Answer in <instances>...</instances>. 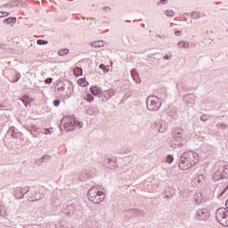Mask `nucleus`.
Listing matches in <instances>:
<instances>
[{
    "label": "nucleus",
    "mask_w": 228,
    "mask_h": 228,
    "mask_svg": "<svg viewBox=\"0 0 228 228\" xmlns=\"http://www.w3.org/2000/svg\"><path fill=\"white\" fill-rule=\"evenodd\" d=\"M35 165H37V167H41V165H44V162L42 160V159H37L35 160Z\"/></svg>",
    "instance_id": "obj_34"
},
{
    "label": "nucleus",
    "mask_w": 228,
    "mask_h": 228,
    "mask_svg": "<svg viewBox=\"0 0 228 228\" xmlns=\"http://www.w3.org/2000/svg\"><path fill=\"white\" fill-rule=\"evenodd\" d=\"M6 47V45L0 43V49H4Z\"/></svg>",
    "instance_id": "obj_45"
},
{
    "label": "nucleus",
    "mask_w": 228,
    "mask_h": 228,
    "mask_svg": "<svg viewBox=\"0 0 228 228\" xmlns=\"http://www.w3.org/2000/svg\"><path fill=\"white\" fill-rule=\"evenodd\" d=\"M181 31L180 30H176L175 32V37H181Z\"/></svg>",
    "instance_id": "obj_42"
},
{
    "label": "nucleus",
    "mask_w": 228,
    "mask_h": 228,
    "mask_svg": "<svg viewBox=\"0 0 228 228\" xmlns=\"http://www.w3.org/2000/svg\"><path fill=\"white\" fill-rule=\"evenodd\" d=\"M191 19H200V12H193L191 15Z\"/></svg>",
    "instance_id": "obj_29"
},
{
    "label": "nucleus",
    "mask_w": 228,
    "mask_h": 228,
    "mask_svg": "<svg viewBox=\"0 0 228 228\" xmlns=\"http://www.w3.org/2000/svg\"><path fill=\"white\" fill-rule=\"evenodd\" d=\"M18 79H20V73L16 74V80L15 81H17Z\"/></svg>",
    "instance_id": "obj_46"
},
{
    "label": "nucleus",
    "mask_w": 228,
    "mask_h": 228,
    "mask_svg": "<svg viewBox=\"0 0 228 228\" xmlns=\"http://www.w3.org/2000/svg\"><path fill=\"white\" fill-rule=\"evenodd\" d=\"M99 190L100 188L96 185L91 187L87 192V197L93 204H101V202L106 199V194H104L102 191Z\"/></svg>",
    "instance_id": "obj_2"
},
{
    "label": "nucleus",
    "mask_w": 228,
    "mask_h": 228,
    "mask_svg": "<svg viewBox=\"0 0 228 228\" xmlns=\"http://www.w3.org/2000/svg\"><path fill=\"white\" fill-rule=\"evenodd\" d=\"M228 190V184L226 185V187L222 191V192L220 193L219 197H222V195H224V193H225V191H227Z\"/></svg>",
    "instance_id": "obj_40"
},
{
    "label": "nucleus",
    "mask_w": 228,
    "mask_h": 228,
    "mask_svg": "<svg viewBox=\"0 0 228 228\" xmlns=\"http://www.w3.org/2000/svg\"><path fill=\"white\" fill-rule=\"evenodd\" d=\"M37 200H31V202H37Z\"/></svg>",
    "instance_id": "obj_49"
},
{
    "label": "nucleus",
    "mask_w": 228,
    "mask_h": 228,
    "mask_svg": "<svg viewBox=\"0 0 228 228\" xmlns=\"http://www.w3.org/2000/svg\"><path fill=\"white\" fill-rule=\"evenodd\" d=\"M74 75L78 77V76H83V68H80V67H77L75 69H74Z\"/></svg>",
    "instance_id": "obj_22"
},
{
    "label": "nucleus",
    "mask_w": 228,
    "mask_h": 228,
    "mask_svg": "<svg viewBox=\"0 0 228 228\" xmlns=\"http://www.w3.org/2000/svg\"><path fill=\"white\" fill-rule=\"evenodd\" d=\"M91 94H93V95L95 97H102V90L97 86H93L91 87Z\"/></svg>",
    "instance_id": "obj_12"
},
{
    "label": "nucleus",
    "mask_w": 228,
    "mask_h": 228,
    "mask_svg": "<svg viewBox=\"0 0 228 228\" xmlns=\"http://www.w3.org/2000/svg\"><path fill=\"white\" fill-rule=\"evenodd\" d=\"M8 134H10L12 136V138H14L15 140H17L19 138V133L15 132L14 129H10L8 131Z\"/></svg>",
    "instance_id": "obj_20"
},
{
    "label": "nucleus",
    "mask_w": 228,
    "mask_h": 228,
    "mask_svg": "<svg viewBox=\"0 0 228 228\" xmlns=\"http://www.w3.org/2000/svg\"><path fill=\"white\" fill-rule=\"evenodd\" d=\"M171 58H172V54H170V55L166 54V55L164 56V60H171Z\"/></svg>",
    "instance_id": "obj_41"
},
{
    "label": "nucleus",
    "mask_w": 228,
    "mask_h": 228,
    "mask_svg": "<svg viewBox=\"0 0 228 228\" xmlns=\"http://www.w3.org/2000/svg\"><path fill=\"white\" fill-rule=\"evenodd\" d=\"M41 159L43 160L44 163H47V161H50L51 156L44 155V156L41 157Z\"/></svg>",
    "instance_id": "obj_30"
},
{
    "label": "nucleus",
    "mask_w": 228,
    "mask_h": 228,
    "mask_svg": "<svg viewBox=\"0 0 228 228\" xmlns=\"http://www.w3.org/2000/svg\"><path fill=\"white\" fill-rule=\"evenodd\" d=\"M168 3V0H160L161 4H167Z\"/></svg>",
    "instance_id": "obj_44"
},
{
    "label": "nucleus",
    "mask_w": 228,
    "mask_h": 228,
    "mask_svg": "<svg viewBox=\"0 0 228 228\" xmlns=\"http://www.w3.org/2000/svg\"><path fill=\"white\" fill-rule=\"evenodd\" d=\"M209 216H211V214L209 210L205 208L198 209L195 214L196 220H202L203 222L209 220Z\"/></svg>",
    "instance_id": "obj_9"
},
{
    "label": "nucleus",
    "mask_w": 228,
    "mask_h": 228,
    "mask_svg": "<svg viewBox=\"0 0 228 228\" xmlns=\"http://www.w3.org/2000/svg\"><path fill=\"white\" fill-rule=\"evenodd\" d=\"M45 134H51V130L46 129V130H45Z\"/></svg>",
    "instance_id": "obj_47"
},
{
    "label": "nucleus",
    "mask_w": 228,
    "mask_h": 228,
    "mask_svg": "<svg viewBox=\"0 0 228 228\" xmlns=\"http://www.w3.org/2000/svg\"><path fill=\"white\" fill-rule=\"evenodd\" d=\"M17 22L16 17H9L4 20V24H15Z\"/></svg>",
    "instance_id": "obj_18"
},
{
    "label": "nucleus",
    "mask_w": 228,
    "mask_h": 228,
    "mask_svg": "<svg viewBox=\"0 0 228 228\" xmlns=\"http://www.w3.org/2000/svg\"><path fill=\"white\" fill-rule=\"evenodd\" d=\"M167 163H173L174 162V156L167 155L166 159Z\"/></svg>",
    "instance_id": "obj_33"
},
{
    "label": "nucleus",
    "mask_w": 228,
    "mask_h": 228,
    "mask_svg": "<svg viewBox=\"0 0 228 228\" xmlns=\"http://www.w3.org/2000/svg\"><path fill=\"white\" fill-rule=\"evenodd\" d=\"M94 99V95H92L91 94H88L86 95V101H87V102H92Z\"/></svg>",
    "instance_id": "obj_31"
},
{
    "label": "nucleus",
    "mask_w": 228,
    "mask_h": 228,
    "mask_svg": "<svg viewBox=\"0 0 228 228\" xmlns=\"http://www.w3.org/2000/svg\"><path fill=\"white\" fill-rule=\"evenodd\" d=\"M0 108H3V105H0Z\"/></svg>",
    "instance_id": "obj_52"
},
{
    "label": "nucleus",
    "mask_w": 228,
    "mask_h": 228,
    "mask_svg": "<svg viewBox=\"0 0 228 228\" xmlns=\"http://www.w3.org/2000/svg\"><path fill=\"white\" fill-rule=\"evenodd\" d=\"M92 47H102L104 45V42L103 41H95V42H93L91 44Z\"/></svg>",
    "instance_id": "obj_21"
},
{
    "label": "nucleus",
    "mask_w": 228,
    "mask_h": 228,
    "mask_svg": "<svg viewBox=\"0 0 228 228\" xmlns=\"http://www.w3.org/2000/svg\"><path fill=\"white\" fill-rule=\"evenodd\" d=\"M66 208L68 211L65 212V214L68 215V216H72V215H77V213H79V211L83 209V207L77 201L70 205H68Z\"/></svg>",
    "instance_id": "obj_7"
},
{
    "label": "nucleus",
    "mask_w": 228,
    "mask_h": 228,
    "mask_svg": "<svg viewBox=\"0 0 228 228\" xmlns=\"http://www.w3.org/2000/svg\"><path fill=\"white\" fill-rule=\"evenodd\" d=\"M142 28H145V24H142Z\"/></svg>",
    "instance_id": "obj_51"
},
{
    "label": "nucleus",
    "mask_w": 228,
    "mask_h": 228,
    "mask_svg": "<svg viewBox=\"0 0 228 228\" xmlns=\"http://www.w3.org/2000/svg\"><path fill=\"white\" fill-rule=\"evenodd\" d=\"M146 107L150 111H158L161 108V100L156 95L149 96L146 101Z\"/></svg>",
    "instance_id": "obj_3"
},
{
    "label": "nucleus",
    "mask_w": 228,
    "mask_h": 228,
    "mask_svg": "<svg viewBox=\"0 0 228 228\" xmlns=\"http://www.w3.org/2000/svg\"><path fill=\"white\" fill-rule=\"evenodd\" d=\"M194 200H195L196 204H202L207 201V200L204 197V195L202 194V192H197L194 195Z\"/></svg>",
    "instance_id": "obj_13"
},
{
    "label": "nucleus",
    "mask_w": 228,
    "mask_h": 228,
    "mask_svg": "<svg viewBox=\"0 0 228 228\" xmlns=\"http://www.w3.org/2000/svg\"><path fill=\"white\" fill-rule=\"evenodd\" d=\"M37 45H47V44H49V42L47 40H44V39H37Z\"/></svg>",
    "instance_id": "obj_27"
},
{
    "label": "nucleus",
    "mask_w": 228,
    "mask_h": 228,
    "mask_svg": "<svg viewBox=\"0 0 228 228\" xmlns=\"http://www.w3.org/2000/svg\"><path fill=\"white\" fill-rule=\"evenodd\" d=\"M139 213H140V210L136 209V208H130V209L126 210V215L129 218H131L133 216H138Z\"/></svg>",
    "instance_id": "obj_15"
},
{
    "label": "nucleus",
    "mask_w": 228,
    "mask_h": 228,
    "mask_svg": "<svg viewBox=\"0 0 228 228\" xmlns=\"http://www.w3.org/2000/svg\"><path fill=\"white\" fill-rule=\"evenodd\" d=\"M167 17H174V11L172 9L164 11Z\"/></svg>",
    "instance_id": "obj_28"
},
{
    "label": "nucleus",
    "mask_w": 228,
    "mask_h": 228,
    "mask_svg": "<svg viewBox=\"0 0 228 228\" xmlns=\"http://www.w3.org/2000/svg\"><path fill=\"white\" fill-rule=\"evenodd\" d=\"M20 4H22V1L20 0H12L10 1V7L11 8H15V6H20Z\"/></svg>",
    "instance_id": "obj_19"
},
{
    "label": "nucleus",
    "mask_w": 228,
    "mask_h": 228,
    "mask_svg": "<svg viewBox=\"0 0 228 228\" xmlns=\"http://www.w3.org/2000/svg\"><path fill=\"white\" fill-rule=\"evenodd\" d=\"M171 136L178 143V147H183L186 143V134H184V130L183 129H174Z\"/></svg>",
    "instance_id": "obj_5"
},
{
    "label": "nucleus",
    "mask_w": 228,
    "mask_h": 228,
    "mask_svg": "<svg viewBox=\"0 0 228 228\" xmlns=\"http://www.w3.org/2000/svg\"><path fill=\"white\" fill-rule=\"evenodd\" d=\"M131 76L134 81H135V83H140V75L138 74V71L136 70V69H133L131 70Z\"/></svg>",
    "instance_id": "obj_17"
},
{
    "label": "nucleus",
    "mask_w": 228,
    "mask_h": 228,
    "mask_svg": "<svg viewBox=\"0 0 228 228\" xmlns=\"http://www.w3.org/2000/svg\"><path fill=\"white\" fill-rule=\"evenodd\" d=\"M113 95H115V94L111 90H109L108 92H106V94L102 93V97L104 98H102V101H110V99H111Z\"/></svg>",
    "instance_id": "obj_16"
},
{
    "label": "nucleus",
    "mask_w": 228,
    "mask_h": 228,
    "mask_svg": "<svg viewBox=\"0 0 228 228\" xmlns=\"http://www.w3.org/2000/svg\"><path fill=\"white\" fill-rule=\"evenodd\" d=\"M20 101H21V102H23L25 108H28V104H29V96H25L24 98H20Z\"/></svg>",
    "instance_id": "obj_26"
},
{
    "label": "nucleus",
    "mask_w": 228,
    "mask_h": 228,
    "mask_svg": "<svg viewBox=\"0 0 228 228\" xmlns=\"http://www.w3.org/2000/svg\"><path fill=\"white\" fill-rule=\"evenodd\" d=\"M200 120H202V122H208V120H209V117L208 115H202L200 117Z\"/></svg>",
    "instance_id": "obj_35"
},
{
    "label": "nucleus",
    "mask_w": 228,
    "mask_h": 228,
    "mask_svg": "<svg viewBox=\"0 0 228 228\" xmlns=\"http://www.w3.org/2000/svg\"><path fill=\"white\" fill-rule=\"evenodd\" d=\"M179 47H183V49H188L190 47V43L185 42V41H180L178 43Z\"/></svg>",
    "instance_id": "obj_24"
},
{
    "label": "nucleus",
    "mask_w": 228,
    "mask_h": 228,
    "mask_svg": "<svg viewBox=\"0 0 228 228\" xmlns=\"http://www.w3.org/2000/svg\"><path fill=\"white\" fill-rule=\"evenodd\" d=\"M165 111L169 117H175L177 115V108L173 105H170L168 108H167Z\"/></svg>",
    "instance_id": "obj_14"
},
{
    "label": "nucleus",
    "mask_w": 228,
    "mask_h": 228,
    "mask_svg": "<svg viewBox=\"0 0 228 228\" xmlns=\"http://www.w3.org/2000/svg\"><path fill=\"white\" fill-rule=\"evenodd\" d=\"M228 178V166H218L216 171L215 172L213 175L214 181H220L222 179H227Z\"/></svg>",
    "instance_id": "obj_6"
},
{
    "label": "nucleus",
    "mask_w": 228,
    "mask_h": 228,
    "mask_svg": "<svg viewBox=\"0 0 228 228\" xmlns=\"http://www.w3.org/2000/svg\"><path fill=\"white\" fill-rule=\"evenodd\" d=\"M199 163V153L193 151H185L180 156L179 168L180 170H188L195 164Z\"/></svg>",
    "instance_id": "obj_1"
},
{
    "label": "nucleus",
    "mask_w": 228,
    "mask_h": 228,
    "mask_svg": "<svg viewBox=\"0 0 228 228\" xmlns=\"http://www.w3.org/2000/svg\"><path fill=\"white\" fill-rule=\"evenodd\" d=\"M45 85H51L53 83V77H48L45 80Z\"/></svg>",
    "instance_id": "obj_38"
},
{
    "label": "nucleus",
    "mask_w": 228,
    "mask_h": 228,
    "mask_svg": "<svg viewBox=\"0 0 228 228\" xmlns=\"http://www.w3.org/2000/svg\"><path fill=\"white\" fill-rule=\"evenodd\" d=\"M99 69H102L103 72H108L107 66H105L104 64H100Z\"/></svg>",
    "instance_id": "obj_37"
},
{
    "label": "nucleus",
    "mask_w": 228,
    "mask_h": 228,
    "mask_svg": "<svg viewBox=\"0 0 228 228\" xmlns=\"http://www.w3.org/2000/svg\"><path fill=\"white\" fill-rule=\"evenodd\" d=\"M29 186L14 188V197L16 199H24V196L29 193Z\"/></svg>",
    "instance_id": "obj_10"
},
{
    "label": "nucleus",
    "mask_w": 228,
    "mask_h": 228,
    "mask_svg": "<svg viewBox=\"0 0 228 228\" xmlns=\"http://www.w3.org/2000/svg\"><path fill=\"white\" fill-rule=\"evenodd\" d=\"M53 106H55V107L60 106V100H58V99L53 100Z\"/></svg>",
    "instance_id": "obj_39"
},
{
    "label": "nucleus",
    "mask_w": 228,
    "mask_h": 228,
    "mask_svg": "<svg viewBox=\"0 0 228 228\" xmlns=\"http://www.w3.org/2000/svg\"><path fill=\"white\" fill-rule=\"evenodd\" d=\"M77 83L80 86H88V81H86V78H80Z\"/></svg>",
    "instance_id": "obj_23"
},
{
    "label": "nucleus",
    "mask_w": 228,
    "mask_h": 228,
    "mask_svg": "<svg viewBox=\"0 0 228 228\" xmlns=\"http://www.w3.org/2000/svg\"><path fill=\"white\" fill-rule=\"evenodd\" d=\"M8 15H10V12H0V18L8 17Z\"/></svg>",
    "instance_id": "obj_36"
},
{
    "label": "nucleus",
    "mask_w": 228,
    "mask_h": 228,
    "mask_svg": "<svg viewBox=\"0 0 228 228\" xmlns=\"http://www.w3.org/2000/svg\"><path fill=\"white\" fill-rule=\"evenodd\" d=\"M58 91L62 92L61 96L64 97V99H69V97H72V92H74V87H72V86H69V91L65 92V86H62L61 87H58Z\"/></svg>",
    "instance_id": "obj_11"
},
{
    "label": "nucleus",
    "mask_w": 228,
    "mask_h": 228,
    "mask_svg": "<svg viewBox=\"0 0 228 228\" xmlns=\"http://www.w3.org/2000/svg\"><path fill=\"white\" fill-rule=\"evenodd\" d=\"M216 218L223 227H228V210L225 208H220L216 211Z\"/></svg>",
    "instance_id": "obj_4"
},
{
    "label": "nucleus",
    "mask_w": 228,
    "mask_h": 228,
    "mask_svg": "<svg viewBox=\"0 0 228 228\" xmlns=\"http://www.w3.org/2000/svg\"><path fill=\"white\" fill-rule=\"evenodd\" d=\"M225 206H226V208H227V209H228V199H227V200H226V202H225Z\"/></svg>",
    "instance_id": "obj_48"
},
{
    "label": "nucleus",
    "mask_w": 228,
    "mask_h": 228,
    "mask_svg": "<svg viewBox=\"0 0 228 228\" xmlns=\"http://www.w3.org/2000/svg\"><path fill=\"white\" fill-rule=\"evenodd\" d=\"M217 127H218L219 129H227L228 125L225 124V123H219V124L217 125Z\"/></svg>",
    "instance_id": "obj_32"
},
{
    "label": "nucleus",
    "mask_w": 228,
    "mask_h": 228,
    "mask_svg": "<svg viewBox=\"0 0 228 228\" xmlns=\"http://www.w3.org/2000/svg\"><path fill=\"white\" fill-rule=\"evenodd\" d=\"M63 127L65 129V131H67V133L70 132V131H74V127H83V122L77 120L76 118H74L73 119H71L69 122H66L63 125Z\"/></svg>",
    "instance_id": "obj_8"
},
{
    "label": "nucleus",
    "mask_w": 228,
    "mask_h": 228,
    "mask_svg": "<svg viewBox=\"0 0 228 228\" xmlns=\"http://www.w3.org/2000/svg\"><path fill=\"white\" fill-rule=\"evenodd\" d=\"M69 50L67 48L61 49L59 51V56H67V54H69Z\"/></svg>",
    "instance_id": "obj_25"
},
{
    "label": "nucleus",
    "mask_w": 228,
    "mask_h": 228,
    "mask_svg": "<svg viewBox=\"0 0 228 228\" xmlns=\"http://www.w3.org/2000/svg\"><path fill=\"white\" fill-rule=\"evenodd\" d=\"M5 6H10V2L8 4H6Z\"/></svg>",
    "instance_id": "obj_50"
},
{
    "label": "nucleus",
    "mask_w": 228,
    "mask_h": 228,
    "mask_svg": "<svg viewBox=\"0 0 228 228\" xmlns=\"http://www.w3.org/2000/svg\"><path fill=\"white\" fill-rule=\"evenodd\" d=\"M102 10H103V12H108V11L111 10V8H110V7H108V6H104V7L102 8Z\"/></svg>",
    "instance_id": "obj_43"
},
{
    "label": "nucleus",
    "mask_w": 228,
    "mask_h": 228,
    "mask_svg": "<svg viewBox=\"0 0 228 228\" xmlns=\"http://www.w3.org/2000/svg\"><path fill=\"white\" fill-rule=\"evenodd\" d=\"M0 215L3 216V214H1V212H0Z\"/></svg>",
    "instance_id": "obj_53"
}]
</instances>
